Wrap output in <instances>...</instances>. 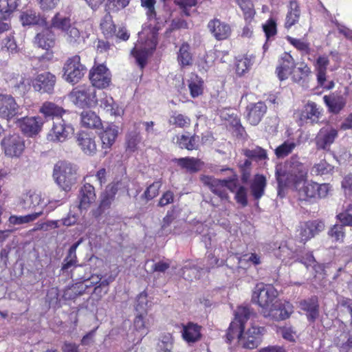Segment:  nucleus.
<instances>
[{
    "mask_svg": "<svg viewBox=\"0 0 352 352\" xmlns=\"http://www.w3.org/2000/svg\"><path fill=\"white\" fill-rule=\"evenodd\" d=\"M250 309L246 307L240 306L235 311L234 320L230 323L227 333V339L231 342L236 338L243 347L254 349L261 343L264 333V328L252 325L244 331V325L248 320Z\"/></svg>",
    "mask_w": 352,
    "mask_h": 352,
    "instance_id": "nucleus-1",
    "label": "nucleus"
},
{
    "mask_svg": "<svg viewBox=\"0 0 352 352\" xmlns=\"http://www.w3.org/2000/svg\"><path fill=\"white\" fill-rule=\"evenodd\" d=\"M89 22L72 23L69 18L56 13L51 20V28L60 32L65 41L73 48H80L88 37Z\"/></svg>",
    "mask_w": 352,
    "mask_h": 352,
    "instance_id": "nucleus-2",
    "label": "nucleus"
},
{
    "mask_svg": "<svg viewBox=\"0 0 352 352\" xmlns=\"http://www.w3.org/2000/svg\"><path fill=\"white\" fill-rule=\"evenodd\" d=\"M308 170L298 155H293L276 168L279 187H298L307 180Z\"/></svg>",
    "mask_w": 352,
    "mask_h": 352,
    "instance_id": "nucleus-3",
    "label": "nucleus"
},
{
    "mask_svg": "<svg viewBox=\"0 0 352 352\" xmlns=\"http://www.w3.org/2000/svg\"><path fill=\"white\" fill-rule=\"evenodd\" d=\"M157 32L155 28L144 26L138 34V40L131 51L137 63L143 68L148 56L152 54L157 45Z\"/></svg>",
    "mask_w": 352,
    "mask_h": 352,
    "instance_id": "nucleus-4",
    "label": "nucleus"
},
{
    "mask_svg": "<svg viewBox=\"0 0 352 352\" xmlns=\"http://www.w3.org/2000/svg\"><path fill=\"white\" fill-rule=\"evenodd\" d=\"M277 296L278 292L272 285L260 283L256 284L253 289L252 300L261 308V312L264 316L265 311L270 309Z\"/></svg>",
    "mask_w": 352,
    "mask_h": 352,
    "instance_id": "nucleus-5",
    "label": "nucleus"
},
{
    "mask_svg": "<svg viewBox=\"0 0 352 352\" xmlns=\"http://www.w3.org/2000/svg\"><path fill=\"white\" fill-rule=\"evenodd\" d=\"M53 177L60 188L68 191L76 182V170L71 164L60 162L54 168Z\"/></svg>",
    "mask_w": 352,
    "mask_h": 352,
    "instance_id": "nucleus-6",
    "label": "nucleus"
},
{
    "mask_svg": "<svg viewBox=\"0 0 352 352\" xmlns=\"http://www.w3.org/2000/svg\"><path fill=\"white\" fill-rule=\"evenodd\" d=\"M97 91L91 85H80L74 88L69 94L70 100L80 107H93L98 104Z\"/></svg>",
    "mask_w": 352,
    "mask_h": 352,
    "instance_id": "nucleus-7",
    "label": "nucleus"
},
{
    "mask_svg": "<svg viewBox=\"0 0 352 352\" xmlns=\"http://www.w3.org/2000/svg\"><path fill=\"white\" fill-rule=\"evenodd\" d=\"M203 183L207 185L211 191L221 198V201H228L229 196L226 192L228 189L234 192L237 187V179L220 180L211 177L204 176L201 178Z\"/></svg>",
    "mask_w": 352,
    "mask_h": 352,
    "instance_id": "nucleus-8",
    "label": "nucleus"
},
{
    "mask_svg": "<svg viewBox=\"0 0 352 352\" xmlns=\"http://www.w3.org/2000/svg\"><path fill=\"white\" fill-rule=\"evenodd\" d=\"M1 146L4 155L9 158L20 157L25 148L23 138L19 134L6 135L1 142Z\"/></svg>",
    "mask_w": 352,
    "mask_h": 352,
    "instance_id": "nucleus-9",
    "label": "nucleus"
},
{
    "mask_svg": "<svg viewBox=\"0 0 352 352\" xmlns=\"http://www.w3.org/2000/svg\"><path fill=\"white\" fill-rule=\"evenodd\" d=\"M63 79L69 83H78L85 73V67L80 63L79 56H74L68 58L63 69Z\"/></svg>",
    "mask_w": 352,
    "mask_h": 352,
    "instance_id": "nucleus-10",
    "label": "nucleus"
},
{
    "mask_svg": "<svg viewBox=\"0 0 352 352\" xmlns=\"http://www.w3.org/2000/svg\"><path fill=\"white\" fill-rule=\"evenodd\" d=\"M150 327V320L146 315L137 316L133 321L132 331L127 336L128 341L133 346L140 344L148 334Z\"/></svg>",
    "mask_w": 352,
    "mask_h": 352,
    "instance_id": "nucleus-11",
    "label": "nucleus"
},
{
    "mask_svg": "<svg viewBox=\"0 0 352 352\" xmlns=\"http://www.w3.org/2000/svg\"><path fill=\"white\" fill-rule=\"evenodd\" d=\"M74 133V128L72 124L62 119L54 122L47 138L50 142H63L71 138Z\"/></svg>",
    "mask_w": 352,
    "mask_h": 352,
    "instance_id": "nucleus-12",
    "label": "nucleus"
},
{
    "mask_svg": "<svg viewBox=\"0 0 352 352\" xmlns=\"http://www.w3.org/2000/svg\"><path fill=\"white\" fill-rule=\"evenodd\" d=\"M45 122V120L39 116H26L18 119L16 125L26 136L34 138L42 131Z\"/></svg>",
    "mask_w": 352,
    "mask_h": 352,
    "instance_id": "nucleus-13",
    "label": "nucleus"
},
{
    "mask_svg": "<svg viewBox=\"0 0 352 352\" xmlns=\"http://www.w3.org/2000/svg\"><path fill=\"white\" fill-rule=\"evenodd\" d=\"M8 87L14 95L23 96L27 93L30 88L29 79L26 75H20L14 72L7 73L5 76Z\"/></svg>",
    "mask_w": 352,
    "mask_h": 352,
    "instance_id": "nucleus-14",
    "label": "nucleus"
},
{
    "mask_svg": "<svg viewBox=\"0 0 352 352\" xmlns=\"http://www.w3.org/2000/svg\"><path fill=\"white\" fill-rule=\"evenodd\" d=\"M329 64V60L326 55L319 56L314 63V69L316 72L318 85L327 90L331 89L335 86L333 80H327V69Z\"/></svg>",
    "mask_w": 352,
    "mask_h": 352,
    "instance_id": "nucleus-15",
    "label": "nucleus"
},
{
    "mask_svg": "<svg viewBox=\"0 0 352 352\" xmlns=\"http://www.w3.org/2000/svg\"><path fill=\"white\" fill-rule=\"evenodd\" d=\"M89 78L94 88L104 89L109 86L111 82V75L109 70L104 65L94 66L89 72Z\"/></svg>",
    "mask_w": 352,
    "mask_h": 352,
    "instance_id": "nucleus-16",
    "label": "nucleus"
},
{
    "mask_svg": "<svg viewBox=\"0 0 352 352\" xmlns=\"http://www.w3.org/2000/svg\"><path fill=\"white\" fill-rule=\"evenodd\" d=\"M293 311L294 307L289 302L276 300L270 309L265 311L264 316L278 321L288 318Z\"/></svg>",
    "mask_w": 352,
    "mask_h": 352,
    "instance_id": "nucleus-17",
    "label": "nucleus"
},
{
    "mask_svg": "<svg viewBox=\"0 0 352 352\" xmlns=\"http://www.w3.org/2000/svg\"><path fill=\"white\" fill-rule=\"evenodd\" d=\"M120 133V127L114 123L103 126L98 135L101 140L102 148L107 153L116 141Z\"/></svg>",
    "mask_w": 352,
    "mask_h": 352,
    "instance_id": "nucleus-18",
    "label": "nucleus"
},
{
    "mask_svg": "<svg viewBox=\"0 0 352 352\" xmlns=\"http://www.w3.org/2000/svg\"><path fill=\"white\" fill-rule=\"evenodd\" d=\"M20 106L8 94H0V117L10 120L19 113Z\"/></svg>",
    "mask_w": 352,
    "mask_h": 352,
    "instance_id": "nucleus-19",
    "label": "nucleus"
},
{
    "mask_svg": "<svg viewBox=\"0 0 352 352\" xmlns=\"http://www.w3.org/2000/svg\"><path fill=\"white\" fill-rule=\"evenodd\" d=\"M32 82L36 91L51 94L56 84V76L50 72H44L38 74Z\"/></svg>",
    "mask_w": 352,
    "mask_h": 352,
    "instance_id": "nucleus-20",
    "label": "nucleus"
},
{
    "mask_svg": "<svg viewBox=\"0 0 352 352\" xmlns=\"http://www.w3.org/2000/svg\"><path fill=\"white\" fill-rule=\"evenodd\" d=\"M98 104L104 111L109 113L111 116L117 117L122 116L124 114V109L120 107L113 100V98L107 95L104 91H100L97 94Z\"/></svg>",
    "mask_w": 352,
    "mask_h": 352,
    "instance_id": "nucleus-21",
    "label": "nucleus"
},
{
    "mask_svg": "<svg viewBox=\"0 0 352 352\" xmlns=\"http://www.w3.org/2000/svg\"><path fill=\"white\" fill-rule=\"evenodd\" d=\"M338 137V131L332 127L322 128L316 138V146L318 148L329 150L331 145Z\"/></svg>",
    "mask_w": 352,
    "mask_h": 352,
    "instance_id": "nucleus-22",
    "label": "nucleus"
},
{
    "mask_svg": "<svg viewBox=\"0 0 352 352\" xmlns=\"http://www.w3.org/2000/svg\"><path fill=\"white\" fill-rule=\"evenodd\" d=\"M324 229V223L318 220L304 222L300 225L299 235L302 241H307Z\"/></svg>",
    "mask_w": 352,
    "mask_h": 352,
    "instance_id": "nucleus-23",
    "label": "nucleus"
},
{
    "mask_svg": "<svg viewBox=\"0 0 352 352\" xmlns=\"http://www.w3.org/2000/svg\"><path fill=\"white\" fill-rule=\"evenodd\" d=\"M78 145L82 151L87 155H94L97 151L96 137L94 134L80 132L77 138Z\"/></svg>",
    "mask_w": 352,
    "mask_h": 352,
    "instance_id": "nucleus-24",
    "label": "nucleus"
},
{
    "mask_svg": "<svg viewBox=\"0 0 352 352\" xmlns=\"http://www.w3.org/2000/svg\"><path fill=\"white\" fill-rule=\"evenodd\" d=\"M296 64L293 57L288 53H284L279 60L276 73L280 80H285L292 74Z\"/></svg>",
    "mask_w": 352,
    "mask_h": 352,
    "instance_id": "nucleus-25",
    "label": "nucleus"
},
{
    "mask_svg": "<svg viewBox=\"0 0 352 352\" xmlns=\"http://www.w3.org/2000/svg\"><path fill=\"white\" fill-rule=\"evenodd\" d=\"M267 110L263 102L251 103L247 107V120L252 125L258 124Z\"/></svg>",
    "mask_w": 352,
    "mask_h": 352,
    "instance_id": "nucleus-26",
    "label": "nucleus"
},
{
    "mask_svg": "<svg viewBox=\"0 0 352 352\" xmlns=\"http://www.w3.org/2000/svg\"><path fill=\"white\" fill-rule=\"evenodd\" d=\"M208 26L212 35L217 40L226 39L230 35L231 28L230 25L219 19L210 21Z\"/></svg>",
    "mask_w": 352,
    "mask_h": 352,
    "instance_id": "nucleus-27",
    "label": "nucleus"
},
{
    "mask_svg": "<svg viewBox=\"0 0 352 352\" xmlns=\"http://www.w3.org/2000/svg\"><path fill=\"white\" fill-rule=\"evenodd\" d=\"M96 200L94 187L89 184L83 186L80 191L79 209L86 210Z\"/></svg>",
    "mask_w": 352,
    "mask_h": 352,
    "instance_id": "nucleus-28",
    "label": "nucleus"
},
{
    "mask_svg": "<svg viewBox=\"0 0 352 352\" xmlns=\"http://www.w3.org/2000/svg\"><path fill=\"white\" fill-rule=\"evenodd\" d=\"M320 116V111L317 104L314 102H308L304 107L300 114L302 122H316Z\"/></svg>",
    "mask_w": 352,
    "mask_h": 352,
    "instance_id": "nucleus-29",
    "label": "nucleus"
},
{
    "mask_svg": "<svg viewBox=\"0 0 352 352\" xmlns=\"http://www.w3.org/2000/svg\"><path fill=\"white\" fill-rule=\"evenodd\" d=\"M298 192L299 198L302 200L316 199V182L307 180L298 187H294Z\"/></svg>",
    "mask_w": 352,
    "mask_h": 352,
    "instance_id": "nucleus-30",
    "label": "nucleus"
},
{
    "mask_svg": "<svg viewBox=\"0 0 352 352\" xmlns=\"http://www.w3.org/2000/svg\"><path fill=\"white\" fill-rule=\"evenodd\" d=\"M190 95L192 98L201 96L204 90V82L197 74H192L187 80Z\"/></svg>",
    "mask_w": 352,
    "mask_h": 352,
    "instance_id": "nucleus-31",
    "label": "nucleus"
},
{
    "mask_svg": "<svg viewBox=\"0 0 352 352\" xmlns=\"http://www.w3.org/2000/svg\"><path fill=\"white\" fill-rule=\"evenodd\" d=\"M54 35L49 28L44 29L35 37V43L42 49L49 50L54 45Z\"/></svg>",
    "mask_w": 352,
    "mask_h": 352,
    "instance_id": "nucleus-32",
    "label": "nucleus"
},
{
    "mask_svg": "<svg viewBox=\"0 0 352 352\" xmlns=\"http://www.w3.org/2000/svg\"><path fill=\"white\" fill-rule=\"evenodd\" d=\"M182 338L188 343L195 342L201 338V327L190 322L183 326Z\"/></svg>",
    "mask_w": 352,
    "mask_h": 352,
    "instance_id": "nucleus-33",
    "label": "nucleus"
},
{
    "mask_svg": "<svg viewBox=\"0 0 352 352\" xmlns=\"http://www.w3.org/2000/svg\"><path fill=\"white\" fill-rule=\"evenodd\" d=\"M39 113H41L45 118L48 119L61 116L65 113V110L54 102H45L40 107Z\"/></svg>",
    "mask_w": 352,
    "mask_h": 352,
    "instance_id": "nucleus-34",
    "label": "nucleus"
},
{
    "mask_svg": "<svg viewBox=\"0 0 352 352\" xmlns=\"http://www.w3.org/2000/svg\"><path fill=\"white\" fill-rule=\"evenodd\" d=\"M81 124L89 129H98L102 126L100 117L94 111H84L80 115Z\"/></svg>",
    "mask_w": 352,
    "mask_h": 352,
    "instance_id": "nucleus-35",
    "label": "nucleus"
},
{
    "mask_svg": "<svg viewBox=\"0 0 352 352\" xmlns=\"http://www.w3.org/2000/svg\"><path fill=\"white\" fill-rule=\"evenodd\" d=\"M175 162L179 167L189 173L197 172L203 166V163L199 160L194 157L176 159Z\"/></svg>",
    "mask_w": 352,
    "mask_h": 352,
    "instance_id": "nucleus-36",
    "label": "nucleus"
},
{
    "mask_svg": "<svg viewBox=\"0 0 352 352\" xmlns=\"http://www.w3.org/2000/svg\"><path fill=\"white\" fill-rule=\"evenodd\" d=\"M300 11L296 1L292 0L289 2L288 12L286 15L285 27L287 29L291 28L299 20Z\"/></svg>",
    "mask_w": 352,
    "mask_h": 352,
    "instance_id": "nucleus-37",
    "label": "nucleus"
},
{
    "mask_svg": "<svg viewBox=\"0 0 352 352\" xmlns=\"http://www.w3.org/2000/svg\"><path fill=\"white\" fill-rule=\"evenodd\" d=\"M226 54L225 52L220 50L210 51L200 56L197 61V65L200 70L208 71V69L212 67L214 57H219Z\"/></svg>",
    "mask_w": 352,
    "mask_h": 352,
    "instance_id": "nucleus-38",
    "label": "nucleus"
},
{
    "mask_svg": "<svg viewBox=\"0 0 352 352\" xmlns=\"http://www.w3.org/2000/svg\"><path fill=\"white\" fill-rule=\"evenodd\" d=\"M19 4L20 0H0V20H8Z\"/></svg>",
    "mask_w": 352,
    "mask_h": 352,
    "instance_id": "nucleus-39",
    "label": "nucleus"
},
{
    "mask_svg": "<svg viewBox=\"0 0 352 352\" xmlns=\"http://www.w3.org/2000/svg\"><path fill=\"white\" fill-rule=\"evenodd\" d=\"M265 186V177L262 175H256L250 186L251 192L256 199H260L264 195Z\"/></svg>",
    "mask_w": 352,
    "mask_h": 352,
    "instance_id": "nucleus-40",
    "label": "nucleus"
},
{
    "mask_svg": "<svg viewBox=\"0 0 352 352\" xmlns=\"http://www.w3.org/2000/svg\"><path fill=\"white\" fill-rule=\"evenodd\" d=\"M323 100L329 111L335 113L340 112L346 104L345 99L341 96H324Z\"/></svg>",
    "mask_w": 352,
    "mask_h": 352,
    "instance_id": "nucleus-41",
    "label": "nucleus"
},
{
    "mask_svg": "<svg viewBox=\"0 0 352 352\" xmlns=\"http://www.w3.org/2000/svg\"><path fill=\"white\" fill-rule=\"evenodd\" d=\"M20 20L22 25L24 26L30 25H46L45 19L36 14V12L33 10H27L22 12L20 16Z\"/></svg>",
    "mask_w": 352,
    "mask_h": 352,
    "instance_id": "nucleus-42",
    "label": "nucleus"
},
{
    "mask_svg": "<svg viewBox=\"0 0 352 352\" xmlns=\"http://www.w3.org/2000/svg\"><path fill=\"white\" fill-rule=\"evenodd\" d=\"M300 309L307 312L309 320H315L318 315V305L316 298H311L309 300H303L300 303Z\"/></svg>",
    "mask_w": 352,
    "mask_h": 352,
    "instance_id": "nucleus-43",
    "label": "nucleus"
},
{
    "mask_svg": "<svg viewBox=\"0 0 352 352\" xmlns=\"http://www.w3.org/2000/svg\"><path fill=\"white\" fill-rule=\"evenodd\" d=\"M334 171V166L329 164L325 160H321L315 164L311 169V174L316 176H329L331 175Z\"/></svg>",
    "mask_w": 352,
    "mask_h": 352,
    "instance_id": "nucleus-44",
    "label": "nucleus"
},
{
    "mask_svg": "<svg viewBox=\"0 0 352 352\" xmlns=\"http://www.w3.org/2000/svg\"><path fill=\"white\" fill-rule=\"evenodd\" d=\"M43 200L41 194L36 191H30L23 200L25 209L34 208L36 206H43Z\"/></svg>",
    "mask_w": 352,
    "mask_h": 352,
    "instance_id": "nucleus-45",
    "label": "nucleus"
},
{
    "mask_svg": "<svg viewBox=\"0 0 352 352\" xmlns=\"http://www.w3.org/2000/svg\"><path fill=\"white\" fill-rule=\"evenodd\" d=\"M177 60L182 67L189 66L192 63V56L190 52V46L187 43H183L179 48Z\"/></svg>",
    "mask_w": 352,
    "mask_h": 352,
    "instance_id": "nucleus-46",
    "label": "nucleus"
},
{
    "mask_svg": "<svg viewBox=\"0 0 352 352\" xmlns=\"http://www.w3.org/2000/svg\"><path fill=\"white\" fill-rule=\"evenodd\" d=\"M236 2L243 12L245 19L251 21L255 14L252 0H236Z\"/></svg>",
    "mask_w": 352,
    "mask_h": 352,
    "instance_id": "nucleus-47",
    "label": "nucleus"
},
{
    "mask_svg": "<svg viewBox=\"0 0 352 352\" xmlns=\"http://www.w3.org/2000/svg\"><path fill=\"white\" fill-rule=\"evenodd\" d=\"M41 214L42 212H38L24 216L11 215L9 218V222L12 225L28 223L36 219Z\"/></svg>",
    "mask_w": 352,
    "mask_h": 352,
    "instance_id": "nucleus-48",
    "label": "nucleus"
},
{
    "mask_svg": "<svg viewBox=\"0 0 352 352\" xmlns=\"http://www.w3.org/2000/svg\"><path fill=\"white\" fill-rule=\"evenodd\" d=\"M1 52L9 54H15L19 52V47L13 36H6L1 42Z\"/></svg>",
    "mask_w": 352,
    "mask_h": 352,
    "instance_id": "nucleus-49",
    "label": "nucleus"
},
{
    "mask_svg": "<svg viewBox=\"0 0 352 352\" xmlns=\"http://www.w3.org/2000/svg\"><path fill=\"white\" fill-rule=\"evenodd\" d=\"M296 146L293 141L287 140L275 149V155L278 158H283L290 154Z\"/></svg>",
    "mask_w": 352,
    "mask_h": 352,
    "instance_id": "nucleus-50",
    "label": "nucleus"
},
{
    "mask_svg": "<svg viewBox=\"0 0 352 352\" xmlns=\"http://www.w3.org/2000/svg\"><path fill=\"white\" fill-rule=\"evenodd\" d=\"M351 210H352V205L349 204L344 210L338 212L336 214V219L343 227L345 226L352 227V214L350 213Z\"/></svg>",
    "mask_w": 352,
    "mask_h": 352,
    "instance_id": "nucleus-51",
    "label": "nucleus"
},
{
    "mask_svg": "<svg viewBox=\"0 0 352 352\" xmlns=\"http://www.w3.org/2000/svg\"><path fill=\"white\" fill-rule=\"evenodd\" d=\"M169 123L179 128H184L190 126V119L185 115L175 113L170 117Z\"/></svg>",
    "mask_w": 352,
    "mask_h": 352,
    "instance_id": "nucleus-52",
    "label": "nucleus"
},
{
    "mask_svg": "<svg viewBox=\"0 0 352 352\" xmlns=\"http://www.w3.org/2000/svg\"><path fill=\"white\" fill-rule=\"evenodd\" d=\"M100 25L102 32L106 37L111 38L114 36L116 31V27L110 16L106 15Z\"/></svg>",
    "mask_w": 352,
    "mask_h": 352,
    "instance_id": "nucleus-53",
    "label": "nucleus"
},
{
    "mask_svg": "<svg viewBox=\"0 0 352 352\" xmlns=\"http://www.w3.org/2000/svg\"><path fill=\"white\" fill-rule=\"evenodd\" d=\"M81 240L78 241L76 243L73 244L72 247L69 250V254L67 257L65 259L64 263L63 265V270H67L70 267L75 265L76 261V249L78 245L80 244Z\"/></svg>",
    "mask_w": 352,
    "mask_h": 352,
    "instance_id": "nucleus-54",
    "label": "nucleus"
},
{
    "mask_svg": "<svg viewBox=\"0 0 352 352\" xmlns=\"http://www.w3.org/2000/svg\"><path fill=\"white\" fill-rule=\"evenodd\" d=\"M301 262L306 266L307 268L311 267L317 274H322L324 271L323 265L316 263L313 255L311 254H307L306 258H303Z\"/></svg>",
    "mask_w": 352,
    "mask_h": 352,
    "instance_id": "nucleus-55",
    "label": "nucleus"
},
{
    "mask_svg": "<svg viewBox=\"0 0 352 352\" xmlns=\"http://www.w3.org/2000/svg\"><path fill=\"white\" fill-rule=\"evenodd\" d=\"M251 65V60L248 57H242L237 59L235 69L236 74L239 76L243 75L250 69Z\"/></svg>",
    "mask_w": 352,
    "mask_h": 352,
    "instance_id": "nucleus-56",
    "label": "nucleus"
},
{
    "mask_svg": "<svg viewBox=\"0 0 352 352\" xmlns=\"http://www.w3.org/2000/svg\"><path fill=\"white\" fill-rule=\"evenodd\" d=\"M180 148L192 150L196 148L195 138L187 135H181L177 140Z\"/></svg>",
    "mask_w": 352,
    "mask_h": 352,
    "instance_id": "nucleus-57",
    "label": "nucleus"
},
{
    "mask_svg": "<svg viewBox=\"0 0 352 352\" xmlns=\"http://www.w3.org/2000/svg\"><path fill=\"white\" fill-rule=\"evenodd\" d=\"M244 155L248 158L256 160H263L267 158L266 151L261 147H256L254 149H246L244 151Z\"/></svg>",
    "mask_w": 352,
    "mask_h": 352,
    "instance_id": "nucleus-58",
    "label": "nucleus"
},
{
    "mask_svg": "<svg viewBox=\"0 0 352 352\" xmlns=\"http://www.w3.org/2000/svg\"><path fill=\"white\" fill-rule=\"evenodd\" d=\"M329 236L333 238L336 241H343L345 236L344 228L341 225H334L328 232Z\"/></svg>",
    "mask_w": 352,
    "mask_h": 352,
    "instance_id": "nucleus-59",
    "label": "nucleus"
},
{
    "mask_svg": "<svg viewBox=\"0 0 352 352\" xmlns=\"http://www.w3.org/2000/svg\"><path fill=\"white\" fill-rule=\"evenodd\" d=\"M234 192H236L235 199L236 202L243 206H245L248 204L246 188L243 186H239L237 184V187Z\"/></svg>",
    "mask_w": 352,
    "mask_h": 352,
    "instance_id": "nucleus-60",
    "label": "nucleus"
},
{
    "mask_svg": "<svg viewBox=\"0 0 352 352\" xmlns=\"http://www.w3.org/2000/svg\"><path fill=\"white\" fill-rule=\"evenodd\" d=\"M263 31L267 39L276 34V23L273 19H269L265 24L263 25Z\"/></svg>",
    "mask_w": 352,
    "mask_h": 352,
    "instance_id": "nucleus-61",
    "label": "nucleus"
},
{
    "mask_svg": "<svg viewBox=\"0 0 352 352\" xmlns=\"http://www.w3.org/2000/svg\"><path fill=\"white\" fill-rule=\"evenodd\" d=\"M161 182L157 181L151 184L144 192V196L147 199H152L155 197L159 192V190L161 188Z\"/></svg>",
    "mask_w": 352,
    "mask_h": 352,
    "instance_id": "nucleus-62",
    "label": "nucleus"
},
{
    "mask_svg": "<svg viewBox=\"0 0 352 352\" xmlns=\"http://www.w3.org/2000/svg\"><path fill=\"white\" fill-rule=\"evenodd\" d=\"M342 188L346 196H352V173L346 175L343 178L342 181Z\"/></svg>",
    "mask_w": 352,
    "mask_h": 352,
    "instance_id": "nucleus-63",
    "label": "nucleus"
},
{
    "mask_svg": "<svg viewBox=\"0 0 352 352\" xmlns=\"http://www.w3.org/2000/svg\"><path fill=\"white\" fill-rule=\"evenodd\" d=\"M277 331L282 334L284 339L290 342H294L297 337L296 331L292 327H284L280 328Z\"/></svg>",
    "mask_w": 352,
    "mask_h": 352,
    "instance_id": "nucleus-64",
    "label": "nucleus"
}]
</instances>
